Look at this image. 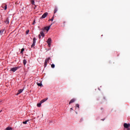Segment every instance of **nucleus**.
I'll return each mask as SVG.
<instances>
[{"mask_svg":"<svg viewBox=\"0 0 130 130\" xmlns=\"http://www.w3.org/2000/svg\"><path fill=\"white\" fill-rule=\"evenodd\" d=\"M51 58L50 57H48V58H46L45 60V63H44V67L46 68V67L47 66V63L48 62V61H49L50 60Z\"/></svg>","mask_w":130,"mask_h":130,"instance_id":"f257e3e1","label":"nucleus"},{"mask_svg":"<svg viewBox=\"0 0 130 130\" xmlns=\"http://www.w3.org/2000/svg\"><path fill=\"white\" fill-rule=\"evenodd\" d=\"M35 43H36V38L33 39L32 44L31 46V48H33L35 46Z\"/></svg>","mask_w":130,"mask_h":130,"instance_id":"f03ea898","label":"nucleus"},{"mask_svg":"<svg viewBox=\"0 0 130 130\" xmlns=\"http://www.w3.org/2000/svg\"><path fill=\"white\" fill-rule=\"evenodd\" d=\"M19 69H20V67H13L12 68H11L10 70L12 72H16V71H17V70H19Z\"/></svg>","mask_w":130,"mask_h":130,"instance_id":"7ed1b4c3","label":"nucleus"},{"mask_svg":"<svg viewBox=\"0 0 130 130\" xmlns=\"http://www.w3.org/2000/svg\"><path fill=\"white\" fill-rule=\"evenodd\" d=\"M49 29H50V26H46V27H45L44 28V29H43L42 30H43V31L44 32H45V30H46V31H49Z\"/></svg>","mask_w":130,"mask_h":130,"instance_id":"20e7f679","label":"nucleus"},{"mask_svg":"<svg viewBox=\"0 0 130 130\" xmlns=\"http://www.w3.org/2000/svg\"><path fill=\"white\" fill-rule=\"evenodd\" d=\"M47 15H48V13L47 12L45 13L41 17L42 19H44V18H46L47 16Z\"/></svg>","mask_w":130,"mask_h":130,"instance_id":"39448f33","label":"nucleus"},{"mask_svg":"<svg viewBox=\"0 0 130 130\" xmlns=\"http://www.w3.org/2000/svg\"><path fill=\"white\" fill-rule=\"evenodd\" d=\"M130 126V124L128 123H124V127L125 128H128V127H129Z\"/></svg>","mask_w":130,"mask_h":130,"instance_id":"423d86ee","label":"nucleus"},{"mask_svg":"<svg viewBox=\"0 0 130 130\" xmlns=\"http://www.w3.org/2000/svg\"><path fill=\"white\" fill-rule=\"evenodd\" d=\"M47 43H48L49 46H50V44H51V38L48 39V41H47Z\"/></svg>","mask_w":130,"mask_h":130,"instance_id":"0eeeda50","label":"nucleus"},{"mask_svg":"<svg viewBox=\"0 0 130 130\" xmlns=\"http://www.w3.org/2000/svg\"><path fill=\"white\" fill-rule=\"evenodd\" d=\"M40 35H41L42 37H44V36H45V35L44 34V31H43V30H42V31H40Z\"/></svg>","mask_w":130,"mask_h":130,"instance_id":"6e6552de","label":"nucleus"},{"mask_svg":"<svg viewBox=\"0 0 130 130\" xmlns=\"http://www.w3.org/2000/svg\"><path fill=\"white\" fill-rule=\"evenodd\" d=\"M75 101H76V99H73L72 100H71L70 101L69 104H72V103H74V102H75Z\"/></svg>","mask_w":130,"mask_h":130,"instance_id":"1a4fd4ad","label":"nucleus"},{"mask_svg":"<svg viewBox=\"0 0 130 130\" xmlns=\"http://www.w3.org/2000/svg\"><path fill=\"white\" fill-rule=\"evenodd\" d=\"M3 8L6 10L7 9H8V6L7 5H3Z\"/></svg>","mask_w":130,"mask_h":130,"instance_id":"9d476101","label":"nucleus"},{"mask_svg":"<svg viewBox=\"0 0 130 130\" xmlns=\"http://www.w3.org/2000/svg\"><path fill=\"white\" fill-rule=\"evenodd\" d=\"M30 2L31 5H33L34 6L35 5V1L34 0H29Z\"/></svg>","mask_w":130,"mask_h":130,"instance_id":"9b49d317","label":"nucleus"},{"mask_svg":"<svg viewBox=\"0 0 130 130\" xmlns=\"http://www.w3.org/2000/svg\"><path fill=\"white\" fill-rule=\"evenodd\" d=\"M24 90V89H20L18 91V93H17V95H19V94H21V93H22V92H23V90Z\"/></svg>","mask_w":130,"mask_h":130,"instance_id":"f8f14e48","label":"nucleus"},{"mask_svg":"<svg viewBox=\"0 0 130 130\" xmlns=\"http://www.w3.org/2000/svg\"><path fill=\"white\" fill-rule=\"evenodd\" d=\"M47 99H44L43 100H42V101H40L41 103H44V102H45V101H47Z\"/></svg>","mask_w":130,"mask_h":130,"instance_id":"ddd939ff","label":"nucleus"},{"mask_svg":"<svg viewBox=\"0 0 130 130\" xmlns=\"http://www.w3.org/2000/svg\"><path fill=\"white\" fill-rule=\"evenodd\" d=\"M23 63L24 66H26V64L27 63V61L26 60V59H24L23 60Z\"/></svg>","mask_w":130,"mask_h":130,"instance_id":"4468645a","label":"nucleus"},{"mask_svg":"<svg viewBox=\"0 0 130 130\" xmlns=\"http://www.w3.org/2000/svg\"><path fill=\"white\" fill-rule=\"evenodd\" d=\"M5 23H6V24H9V18H7V19H6V21H5Z\"/></svg>","mask_w":130,"mask_h":130,"instance_id":"2eb2a0df","label":"nucleus"},{"mask_svg":"<svg viewBox=\"0 0 130 130\" xmlns=\"http://www.w3.org/2000/svg\"><path fill=\"white\" fill-rule=\"evenodd\" d=\"M38 86H39V87H42V83L41 82L40 83H37Z\"/></svg>","mask_w":130,"mask_h":130,"instance_id":"dca6fc26","label":"nucleus"},{"mask_svg":"<svg viewBox=\"0 0 130 130\" xmlns=\"http://www.w3.org/2000/svg\"><path fill=\"white\" fill-rule=\"evenodd\" d=\"M6 130H13V128L11 127H8L6 128Z\"/></svg>","mask_w":130,"mask_h":130,"instance_id":"f3484780","label":"nucleus"},{"mask_svg":"<svg viewBox=\"0 0 130 130\" xmlns=\"http://www.w3.org/2000/svg\"><path fill=\"white\" fill-rule=\"evenodd\" d=\"M28 121H29V120H27L25 121H23L22 123H23V124H27V122H28Z\"/></svg>","mask_w":130,"mask_h":130,"instance_id":"a211bd4d","label":"nucleus"},{"mask_svg":"<svg viewBox=\"0 0 130 130\" xmlns=\"http://www.w3.org/2000/svg\"><path fill=\"white\" fill-rule=\"evenodd\" d=\"M41 104H42L41 102L37 104L38 107H41Z\"/></svg>","mask_w":130,"mask_h":130,"instance_id":"6ab92c4d","label":"nucleus"},{"mask_svg":"<svg viewBox=\"0 0 130 130\" xmlns=\"http://www.w3.org/2000/svg\"><path fill=\"white\" fill-rule=\"evenodd\" d=\"M56 12H57V8H55V9L54 10V14H56Z\"/></svg>","mask_w":130,"mask_h":130,"instance_id":"aec40b11","label":"nucleus"},{"mask_svg":"<svg viewBox=\"0 0 130 130\" xmlns=\"http://www.w3.org/2000/svg\"><path fill=\"white\" fill-rule=\"evenodd\" d=\"M5 30L2 29V30H0V34H3Z\"/></svg>","mask_w":130,"mask_h":130,"instance_id":"412c9836","label":"nucleus"},{"mask_svg":"<svg viewBox=\"0 0 130 130\" xmlns=\"http://www.w3.org/2000/svg\"><path fill=\"white\" fill-rule=\"evenodd\" d=\"M54 19V16H53L52 18L51 19H50L49 21H51L52 22L53 21Z\"/></svg>","mask_w":130,"mask_h":130,"instance_id":"4be33fe9","label":"nucleus"},{"mask_svg":"<svg viewBox=\"0 0 130 130\" xmlns=\"http://www.w3.org/2000/svg\"><path fill=\"white\" fill-rule=\"evenodd\" d=\"M25 50L24 48H22L20 51V53H23V52Z\"/></svg>","mask_w":130,"mask_h":130,"instance_id":"5701e85b","label":"nucleus"},{"mask_svg":"<svg viewBox=\"0 0 130 130\" xmlns=\"http://www.w3.org/2000/svg\"><path fill=\"white\" fill-rule=\"evenodd\" d=\"M55 66L54 65V64H51V68H52V69H54Z\"/></svg>","mask_w":130,"mask_h":130,"instance_id":"b1692460","label":"nucleus"},{"mask_svg":"<svg viewBox=\"0 0 130 130\" xmlns=\"http://www.w3.org/2000/svg\"><path fill=\"white\" fill-rule=\"evenodd\" d=\"M76 107H77L78 108H80V105H79V104H76Z\"/></svg>","mask_w":130,"mask_h":130,"instance_id":"393cba45","label":"nucleus"},{"mask_svg":"<svg viewBox=\"0 0 130 130\" xmlns=\"http://www.w3.org/2000/svg\"><path fill=\"white\" fill-rule=\"evenodd\" d=\"M28 33H29V30H26V35H28Z\"/></svg>","mask_w":130,"mask_h":130,"instance_id":"a878e982","label":"nucleus"},{"mask_svg":"<svg viewBox=\"0 0 130 130\" xmlns=\"http://www.w3.org/2000/svg\"><path fill=\"white\" fill-rule=\"evenodd\" d=\"M39 39H41V35H39Z\"/></svg>","mask_w":130,"mask_h":130,"instance_id":"bb28decb","label":"nucleus"},{"mask_svg":"<svg viewBox=\"0 0 130 130\" xmlns=\"http://www.w3.org/2000/svg\"><path fill=\"white\" fill-rule=\"evenodd\" d=\"M81 121H83V119H80V122H81Z\"/></svg>","mask_w":130,"mask_h":130,"instance_id":"cd10ccee","label":"nucleus"},{"mask_svg":"<svg viewBox=\"0 0 130 130\" xmlns=\"http://www.w3.org/2000/svg\"><path fill=\"white\" fill-rule=\"evenodd\" d=\"M71 110H73V108H71Z\"/></svg>","mask_w":130,"mask_h":130,"instance_id":"c85d7f7f","label":"nucleus"},{"mask_svg":"<svg viewBox=\"0 0 130 130\" xmlns=\"http://www.w3.org/2000/svg\"><path fill=\"white\" fill-rule=\"evenodd\" d=\"M105 120V119H103L102 120L104 121Z\"/></svg>","mask_w":130,"mask_h":130,"instance_id":"c756f323","label":"nucleus"},{"mask_svg":"<svg viewBox=\"0 0 130 130\" xmlns=\"http://www.w3.org/2000/svg\"><path fill=\"white\" fill-rule=\"evenodd\" d=\"M2 110H1V111H0V112H2Z\"/></svg>","mask_w":130,"mask_h":130,"instance_id":"7c9ffc66","label":"nucleus"}]
</instances>
